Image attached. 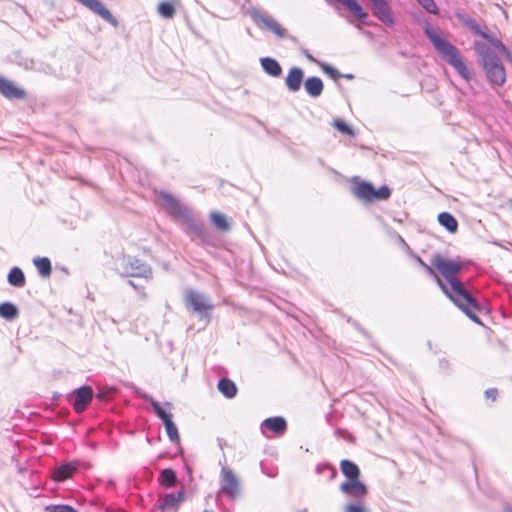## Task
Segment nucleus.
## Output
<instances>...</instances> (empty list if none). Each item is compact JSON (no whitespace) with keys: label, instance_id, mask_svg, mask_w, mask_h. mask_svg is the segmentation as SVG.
<instances>
[{"label":"nucleus","instance_id":"obj_40","mask_svg":"<svg viewBox=\"0 0 512 512\" xmlns=\"http://www.w3.org/2000/svg\"><path fill=\"white\" fill-rule=\"evenodd\" d=\"M318 64L320 65L322 70L326 74L330 75L332 78H338L340 76L338 71L336 69H334L333 67H331L330 65L325 64V63H318Z\"/></svg>","mask_w":512,"mask_h":512},{"label":"nucleus","instance_id":"obj_51","mask_svg":"<svg viewBox=\"0 0 512 512\" xmlns=\"http://www.w3.org/2000/svg\"><path fill=\"white\" fill-rule=\"evenodd\" d=\"M129 284H130L131 286L135 287V285H134L133 281H129Z\"/></svg>","mask_w":512,"mask_h":512},{"label":"nucleus","instance_id":"obj_5","mask_svg":"<svg viewBox=\"0 0 512 512\" xmlns=\"http://www.w3.org/2000/svg\"><path fill=\"white\" fill-rule=\"evenodd\" d=\"M352 192L357 199L365 203L386 200L391 195L390 189L387 186L375 189L371 183L366 181L355 182L352 186Z\"/></svg>","mask_w":512,"mask_h":512},{"label":"nucleus","instance_id":"obj_30","mask_svg":"<svg viewBox=\"0 0 512 512\" xmlns=\"http://www.w3.org/2000/svg\"><path fill=\"white\" fill-rule=\"evenodd\" d=\"M159 15L165 19H171L175 15V8L172 3L168 1L161 2L157 9Z\"/></svg>","mask_w":512,"mask_h":512},{"label":"nucleus","instance_id":"obj_35","mask_svg":"<svg viewBox=\"0 0 512 512\" xmlns=\"http://www.w3.org/2000/svg\"><path fill=\"white\" fill-rule=\"evenodd\" d=\"M344 512H367V509L362 501H357L355 503L345 505Z\"/></svg>","mask_w":512,"mask_h":512},{"label":"nucleus","instance_id":"obj_26","mask_svg":"<svg viewBox=\"0 0 512 512\" xmlns=\"http://www.w3.org/2000/svg\"><path fill=\"white\" fill-rule=\"evenodd\" d=\"M343 4L355 17L358 19H365L368 16V13L363 10V8L358 4L356 0H336Z\"/></svg>","mask_w":512,"mask_h":512},{"label":"nucleus","instance_id":"obj_46","mask_svg":"<svg viewBox=\"0 0 512 512\" xmlns=\"http://www.w3.org/2000/svg\"><path fill=\"white\" fill-rule=\"evenodd\" d=\"M507 60L512 64V51L508 50L505 54Z\"/></svg>","mask_w":512,"mask_h":512},{"label":"nucleus","instance_id":"obj_16","mask_svg":"<svg viewBox=\"0 0 512 512\" xmlns=\"http://www.w3.org/2000/svg\"><path fill=\"white\" fill-rule=\"evenodd\" d=\"M0 93L9 99H23L26 96L23 89L4 77H0Z\"/></svg>","mask_w":512,"mask_h":512},{"label":"nucleus","instance_id":"obj_4","mask_svg":"<svg viewBox=\"0 0 512 512\" xmlns=\"http://www.w3.org/2000/svg\"><path fill=\"white\" fill-rule=\"evenodd\" d=\"M156 204L177 220H193L192 209L167 191H155Z\"/></svg>","mask_w":512,"mask_h":512},{"label":"nucleus","instance_id":"obj_49","mask_svg":"<svg viewBox=\"0 0 512 512\" xmlns=\"http://www.w3.org/2000/svg\"><path fill=\"white\" fill-rule=\"evenodd\" d=\"M267 475H268L269 477H275V474H274V473H272L271 471H268Z\"/></svg>","mask_w":512,"mask_h":512},{"label":"nucleus","instance_id":"obj_19","mask_svg":"<svg viewBox=\"0 0 512 512\" xmlns=\"http://www.w3.org/2000/svg\"><path fill=\"white\" fill-rule=\"evenodd\" d=\"M304 88L308 95L317 98L322 94L324 85L319 77L313 76L305 80Z\"/></svg>","mask_w":512,"mask_h":512},{"label":"nucleus","instance_id":"obj_14","mask_svg":"<svg viewBox=\"0 0 512 512\" xmlns=\"http://www.w3.org/2000/svg\"><path fill=\"white\" fill-rule=\"evenodd\" d=\"M372 6L373 15L386 25H393L390 8L386 0H369Z\"/></svg>","mask_w":512,"mask_h":512},{"label":"nucleus","instance_id":"obj_38","mask_svg":"<svg viewBox=\"0 0 512 512\" xmlns=\"http://www.w3.org/2000/svg\"><path fill=\"white\" fill-rule=\"evenodd\" d=\"M423 8L429 13H437V6L434 0H418Z\"/></svg>","mask_w":512,"mask_h":512},{"label":"nucleus","instance_id":"obj_48","mask_svg":"<svg viewBox=\"0 0 512 512\" xmlns=\"http://www.w3.org/2000/svg\"><path fill=\"white\" fill-rule=\"evenodd\" d=\"M219 229H221L222 231H228L230 226H226V225H223V226H217Z\"/></svg>","mask_w":512,"mask_h":512},{"label":"nucleus","instance_id":"obj_7","mask_svg":"<svg viewBox=\"0 0 512 512\" xmlns=\"http://www.w3.org/2000/svg\"><path fill=\"white\" fill-rule=\"evenodd\" d=\"M241 492V484L235 473L227 467H223L220 473L219 494H224L228 499L235 500Z\"/></svg>","mask_w":512,"mask_h":512},{"label":"nucleus","instance_id":"obj_22","mask_svg":"<svg viewBox=\"0 0 512 512\" xmlns=\"http://www.w3.org/2000/svg\"><path fill=\"white\" fill-rule=\"evenodd\" d=\"M398 241L403 246V248L406 250V252L425 270V272L430 275L431 277H436V271L433 269L432 264L428 265L426 264L419 256L414 254L408 244L405 242V240L401 236H397Z\"/></svg>","mask_w":512,"mask_h":512},{"label":"nucleus","instance_id":"obj_27","mask_svg":"<svg viewBox=\"0 0 512 512\" xmlns=\"http://www.w3.org/2000/svg\"><path fill=\"white\" fill-rule=\"evenodd\" d=\"M33 264L41 277H49L52 271L51 262L47 257H35Z\"/></svg>","mask_w":512,"mask_h":512},{"label":"nucleus","instance_id":"obj_18","mask_svg":"<svg viewBox=\"0 0 512 512\" xmlns=\"http://www.w3.org/2000/svg\"><path fill=\"white\" fill-rule=\"evenodd\" d=\"M266 429L281 435L287 429L286 420L281 416L267 418L261 423V430L264 434Z\"/></svg>","mask_w":512,"mask_h":512},{"label":"nucleus","instance_id":"obj_50","mask_svg":"<svg viewBox=\"0 0 512 512\" xmlns=\"http://www.w3.org/2000/svg\"><path fill=\"white\" fill-rule=\"evenodd\" d=\"M297 512H308L307 509H301V510H298Z\"/></svg>","mask_w":512,"mask_h":512},{"label":"nucleus","instance_id":"obj_36","mask_svg":"<svg viewBox=\"0 0 512 512\" xmlns=\"http://www.w3.org/2000/svg\"><path fill=\"white\" fill-rule=\"evenodd\" d=\"M439 224H457L455 218L448 212H442L438 215Z\"/></svg>","mask_w":512,"mask_h":512},{"label":"nucleus","instance_id":"obj_9","mask_svg":"<svg viewBox=\"0 0 512 512\" xmlns=\"http://www.w3.org/2000/svg\"><path fill=\"white\" fill-rule=\"evenodd\" d=\"M184 500L185 492L183 489L160 495L153 507V512H178Z\"/></svg>","mask_w":512,"mask_h":512},{"label":"nucleus","instance_id":"obj_39","mask_svg":"<svg viewBox=\"0 0 512 512\" xmlns=\"http://www.w3.org/2000/svg\"><path fill=\"white\" fill-rule=\"evenodd\" d=\"M51 512H77L74 508L68 505H54L47 507Z\"/></svg>","mask_w":512,"mask_h":512},{"label":"nucleus","instance_id":"obj_32","mask_svg":"<svg viewBox=\"0 0 512 512\" xmlns=\"http://www.w3.org/2000/svg\"><path fill=\"white\" fill-rule=\"evenodd\" d=\"M163 424L165 426V430H166V433H167V436L169 437V439L172 442H179L180 437H179V433H178L176 424L172 420L167 421Z\"/></svg>","mask_w":512,"mask_h":512},{"label":"nucleus","instance_id":"obj_17","mask_svg":"<svg viewBox=\"0 0 512 512\" xmlns=\"http://www.w3.org/2000/svg\"><path fill=\"white\" fill-rule=\"evenodd\" d=\"M304 78V72L299 67H292L285 78V85L287 89L296 93L300 90Z\"/></svg>","mask_w":512,"mask_h":512},{"label":"nucleus","instance_id":"obj_31","mask_svg":"<svg viewBox=\"0 0 512 512\" xmlns=\"http://www.w3.org/2000/svg\"><path fill=\"white\" fill-rule=\"evenodd\" d=\"M457 18L462 22L464 23L465 25H467L473 32L477 33V34H481L482 36H486L485 33H482L481 30H480V27L479 25L477 24V22L472 19L471 17H469L468 15L466 14H462V13H457Z\"/></svg>","mask_w":512,"mask_h":512},{"label":"nucleus","instance_id":"obj_8","mask_svg":"<svg viewBox=\"0 0 512 512\" xmlns=\"http://www.w3.org/2000/svg\"><path fill=\"white\" fill-rule=\"evenodd\" d=\"M186 306L191 308L202 318H209L210 311L213 306L209 299L202 293L195 290H187L185 292Z\"/></svg>","mask_w":512,"mask_h":512},{"label":"nucleus","instance_id":"obj_41","mask_svg":"<svg viewBox=\"0 0 512 512\" xmlns=\"http://www.w3.org/2000/svg\"><path fill=\"white\" fill-rule=\"evenodd\" d=\"M494 47L503 55L506 54V52L509 50L501 41L495 40L493 42Z\"/></svg>","mask_w":512,"mask_h":512},{"label":"nucleus","instance_id":"obj_25","mask_svg":"<svg viewBox=\"0 0 512 512\" xmlns=\"http://www.w3.org/2000/svg\"><path fill=\"white\" fill-rule=\"evenodd\" d=\"M7 281L14 287L21 288L25 285L26 279L23 271L18 267H13L7 276Z\"/></svg>","mask_w":512,"mask_h":512},{"label":"nucleus","instance_id":"obj_13","mask_svg":"<svg viewBox=\"0 0 512 512\" xmlns=\"http://www.w3.org/2000/svg\"><path fill=\"white\" fill-rule=\"evenodd\" d=\"M87 9L100 16L103 20L110 23L114 27L118 26L117 19L112 15V13L104 6V4L100 0H76Z\"/></svg>","mask_w":512,"mask_h":512},{"label":"nucleus","instance_id":"obj_24","mask_svg":"<svg viewBox=\"0 0 512 512\" xmlns=\"http://www.w3.org/2000/svg\"><path fill=\"white\" fill-rule=\"evenodd\" d=\"M340 468L342 473L345 475L347 480L359 479L360 470L358 466L350 460H342L340 462Z\"/></svg>","mask_w":512,"mask_h":512},{"label":"nucleus","instance_id":"obj_6","mask_svg":"<svg viewBox=\"0 0 512 512\" xmlns=\"http://www.w3.org/2000/svg\"><path fill=\"white\" fill-rule=\"evenodd\" d=\"M247 14L251 17L253 22L261 29H266L273 33L277 38H285L287 31L281 24L267 12H262L255 8L247 10Z\"/></svg>","mask_w":512,"mask_h":512},{"label":"nucleus","instance_id":"obj_11","mask_svg":"<svg viewBox=\"0 0 512 512\" xmlns=\"http://www.w3.org/2000/svg\"><path fill=\"white\" fill-rule=\"evenodd\" d=\"M122 265L125 272L133 277L148 278L152 274L150 266L138 258L125 256L122 259Z\"/></svg>","mask_w":512,"mask_h":512},{"label":"nucleus","instance_id":"obj_23","mask_svg":"<svg viewBox=\"0 0 512 512\" xmlns=\"http://www.w3.org/2000/svg\"><path fill=\"white\" fill-rule=\"evenodd\" d=\"M217 388L228 399L234 398L238 390L236 384L228 378L220 379Z\"/></svg>","mask_w":512,"mask_h":512},{"label":"nucleus","instance_id":"obj_20","mask_svg":"<svg viewBox=\"0 0 512 512\" xmlns=\"http://www.w3.org/2000/svg\"><path fill=\"white\" fill-rule=\"evenodd\" d=\"M262 69L272 77H279L282 74V68L277 60L270 57L260 59Z\"/></svg>","mask_w":512,"mask_h":512},{"label":"nucleus","instance_id":"obj_37","mask_svg":"<svg viewBox=\"0 0 512 512\" xmlns=\"http://www.w3.org/2000/svg\"><path fill=\"white\" fill-rule=\"evenodd\" d=\"M210 219L213 224H217V225L227 224L225 215H223L222 213L217 212V211H212L210 213Z\"/></svg>","mask_w":512,"mask_h":512},{"label":"nucleus","instance_id":"obj_21","mask_svg":"<svg viewBox=\"0 0 512 512\" xmlns=\"http://www.w3.org/2000/svg\"><path fill=\"white\" fill-rule=\"evenodd\" d=\"M76 470V465L72 463L62 464L54 470L53 479L57 482H63L70 478Z\"/></svg>","mask_w":512,"mask_h":512},{"label":"nucleus","instance_id":"obj_28","mask_svg":"<svg viewBox=\"0 0 512 512\" xmlns=\"http://www.w3.org/2000/svg\"><path fill=\"white\" fill-rule=\"evenodd\" d=\"M177 482L176 473L170 469H163L159 476V483L167 488L173 487Z\"/></svg>","mask_w":512,"mask_h":512},{"label":"nucleus","instance_id":"obj_34","mask_svg":"<svg viewBox=\"0 0 512 512\" xmlns=\"http://www.w3.org/2000/svg\"><path fill=\"white\" fill-rule=\"evenodd\" d=\"M333 126L345 135L354 136L353 129L340 119L334 120Z\"/></svg>","mask_w":512,"mask_h":512},{"label":"nucleus","instance_id":"obj_2","mask_svg":"<svg viewBox=\"0 0 512 512\" xmlns=\"http://www.w3.org/2000/svg\"><path fill=\"white\" fill-rule=\"evenodd\" d=\"M424 31L441 57L451 65L462 78L469 80L471 74L464 64L458 49L443 39L433 27L427 26Z\"/></svg>","mask_w":512,"mask_h":512},{"label":"nucleus","instance_id":"obj_42","mask_svg":"<svg viewBox=\"0 0 512 512\" xmlns=\"http://www.w3.org/2000/svg\"><path fill=\"white\" fill-rule=\"evenodd\" d=\"M485 395L494 401L497 398L498 391L495 388H489L485 391Z\"/></svg>","mask_w":512,"mask_h":512},{"label":"nucleus","instance_id":"obj_3","mask_svg":"<svg viewBox=\"0 0 512 512\" xmlns=\"http://www.w3.org/2000/svg\"><path fill=\"white\" fill-rule=\"evenodd\" d=\"M476 50L489 82L498 87L503 86L506 82V72L500 58L487 45H477Z\"/></svg>","mask_w":512,"mask_h":512},{"label":"nucleus","instance_id":"obj_1","mask_svg":"<svg viewBox=\"0 0 512 512\" xmlns=\"http://www.w3.org/2000/svg\"><path fill=\"white\" fill-rule=\"evenodd\" d=\"M431 264L436 271V277L433 278L444 294L474 323L482 324L477 316L479 304L457 277L463 269L462 263L435 254L431 259Z\"/></svg>","mask_w":512,"mask_h":512},{"label":"nucleus","instance_id":"obj_29","mask_svg":"<svg viewBox=\"0 0 512 512\" xmlns=\"http://www.w3.org/2000/svg\"><path fill=\"white\" fill-rule=\"evenodd\" d=\"M0 316L6 320H13L18 316L17 307L10 302L0 304Z\"/></svg>","mask_w":512,"mask_h":512},{"label":"nucleus","instance_id":"obj_33","mask_svg":"<svg viewBox=\"0 0 512 512\" xmlns=\"http://www.w3.org/2000/svg\"><path fill=\"white\" fill-rule=\"evenodd\" d=\"M316 473L327 475L329 480H333L337 475V470L329 464H319L316 467Z\"/></svg>","mask_w":512,"mask_h":512},{"label":"nucleus","instance_id":"obj_52","mask_svg":"<svg viewBox=\"0 0 512 512\" xmlns=\"http://www.w3.org/2000/svg\"><path fill=\"white\" fill-rule=\"evenodd\" d=\"M509 204H510V206L512 208V199L509 200Z\"/></svg>","mask_w":512,"mask_h":512},{"label":"nucleus","instance_id":"obj_45","mask_svg":"<svg viewBox=\"0 0 512 512\" xmlns=\"http://www.w3.org/2000/svg\"><path fill=\"white\" fill-rule=\"evenodd\" d=\"M445 228L452 234L457 232L458 226H445Z\"/></svg>","mask_w":512,"mask_h":512},{"label":"nucleus","instance_id":"obj_47","mask_svg":"<svg viewBox=\"0 0 512 512\" xmlns=\"http://www.w3.org/2000/svg\"><path fill=\"white\" fill-rule=\"evenodd\" d=\"M235 3H238L240 5H245L248 0H233Z\"/></svg>","mask_w":512,"mask_h":512},{"label":"nucleus","instance_id":"obj_44","mask_svg":"<svg viewBox=\"0 0 512 512\" xmlns=\"http://www.w3.org/2000/svg\"><path fill=\"white\" fill-rule=\"evenodd\" d=\"M304 54H305L306 58H307L310 62H313V63H316V62H317V61H316V59H315V58H314L310 53H308V51H305V52H304Z\"/></svg>","mask_w":512,"mask_h":512},{"label":"nucleus","instance_id":"obj_15","mask_svg":"<svg viewBox=\"0 0 512 512\" xmlns=\"http://www.w3.org/2000/svg\"><path fill=\"white\" fill-rule=\"evenodd\" d=\"M142 397L144 400L148 401L151 404L155 414L157 415L158 418L161 419L163 423L172 420L171 411L173 409V405L171 402H165L163 405H161L153 397L147 394H144Z\"/></svg>","mask_w":512,"mask_h":512},{"label":"nucleus","instance_id":"obj_43","mask_svg":"<svg viewBox=\"0 0 512 512\" xmlns=\"http://www.w3.org/2000/svg\"><path fill=\"white\" fill-rule=\"evenodd\" d=\"M439 364H440V367H441L442 369H447V368H448V366H449V362H448L447 360H445V359L440 360V363H439Z\"/></svg>","mask_w":512,"mask_h":512},{"label":"nucleus","instance_id":"obj_12","mask_svg":"<svg viewBox=\"0 0 512 512\" xmlns=\"http://www.w3.org/2000/svg\"><path fill=\"white\" fill-rule=\"evenodd\" d=\"M340 491L347 497L362 501L368 494L367 486L359 479L346 480L340 485Z\"/></svg>","mask_w":512,"mask_h":512},{"label":"nucleus","instance_id":"obj_10","mask_svg":"<svg viewBox=\"0 0 512 512\" xmlns=\"http://www.w3.org/2000/svg\"><path fill=\"white\" fill-rule=\"evenodd\" d=\"M93 398V390L90 386H82L71 392L68 399L72 402L75 412L82 413Z\"/></svg>","mask_w":512,"mask_h":512}]
</instances>
